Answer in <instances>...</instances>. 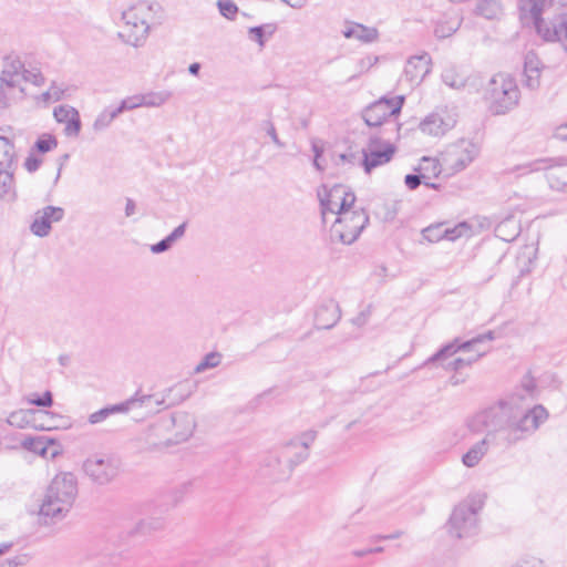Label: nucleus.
I'll use <instances>...</instances> for the list:
<instances>
[{
	"label": "nucleus",
	"mask_w": 567,
	"mask_h": 567,
	"mask_svg": "<svg viewBox=\"0 0 567 567\" xmlns=\"http://www.w3.org/2000/svg\"><path fill=\"white\" fill-rule=\"evenodd\" d=\"M534 383L526 380L511 394L476 413L468 426L478 432L486 429L497 435L501 447H511L533 435L548 419L543 405H533Z\"/></svg>",
	"instance_id": "obj_1"
},
{
	"label": "nucleus",
	"mask_w": 567,
	"mask_h": 567,
	"mask_svg": "<svg viewBox=\"0 0 567 567\" xmlns=\"http://www.w3.org/2000/svg\"><path fill=\"white\" fill-rule=\"evenodd\" d=\"M76 497L75 475L70 472L56 474L45 491L40 506V517L45 524L62 520L73 507Z\"/></svg>",
	"instance_id": "obj_2"
},
{
	"label": "nucleus",
	"mask_w": 567,
	"mask_h": 567,
	"mask_svg": "<svg viewBox=\"0 0 567 567\" xmlns=\"http://www.w3.org/2000/svg\"><path fill=\"white\" fill-rule=\"evenodd\" d=\"M484 506L482 494L468 495L458 503L449 519V533L456 538H467L476 535L480 528L478 514Z\"/></svg>",
	"instance_id": "obj_3"
},
{
	"label": "nucleus",
	"mask_w": 567,
	"mask_h": 567,
	"mask_svg": "<svg viewBox=\"0 0 567 567\" xmlns=\"http://www.w3.org/2000/svg\"><path fill=\"white\" fill-rule=\"evenodd\" d=\"M494 332L487 331L483 334H480L471 340L460 342V339H455L453 342H450L442 347L435 354L430 357L425 362L424 365L434 363L437 361H442L447 357H451L455 354L457 351H474L475 354L470 355L467 358H456L452 361H450L446 365V370H454L458 371L462 370L465 367H470L472 363L476 362L481 357H483L486 351H481L478 349V346L484 343L485 341H492L494 340Z\"/></svg>",
	"instance_id": "obj_4"
},
{
	"label": "nucleus",
	"mask_w": 567,
	"mask_h": 567,
	"mask_svg": "<svg viewBox=\"0 0 567 567\" xmlns=\"http://www.w3.org/2000/svg\"><path fill=\"white\" fill-rule=\"evenodd\" d=\"M153 16V4L146 1H138L126 10L122 11L124 30L120 37L133 47H140L147 38L150 32V20Z\"/></svg>",
	"instance_id": "obj_5"
},
{
	"label": "nucleus",
	"mask_w": 567,
	"mask_h": 567,
	"mask_svg": "<svg viewBox=\"0 0 567 567\" xmlns=\"http://www.w3.org/2000/svg\"><path fill=\"white\" fill-rule=\"evenodd\" d=\"M485 99L493 114H505L518 104L519 90L514 79L508 75L497 74L491 79Z\"/></svg>",
	"instance_id": "obj_6"
},
{
	"label": "nucleus",
	"mask_w": 567,
	"mask_h": 567,
	"mask_svg": "<svg viewBox=\"0 0 567 567\" xmlns=\"http://www.w3.org/2000/svg\"><path fill=\"white\" fill-rule=\"evenodd\" d=\"M0 81L7 87L13 89L18 96H22L24 89L23 83H32L35 86L44 84V78L38 69H25L24 63L17 53H9L2 58V69L0 72Z\"/></svg>",
	"instance_id": "obj_7"
},
{
	"label": "nucleus",
	"mask_w": 567,
	"mask_h": 567,
	"mask_svg": "<svg viewBox=\"0 0 567 567\" xmlns=\"http://www.w3.org/2000/svg\"><path fill=\"white\" fill-rule=\"evenodd\" d=\"M368 223L369 216L363 209L346 212L336 218L330 230L331 239L350 245L359 238Z\"/></svg>",
	"instance_id": "obj_8"
},
{
	"label": "nucleus",
	"mask_w": 567,
	"mask_h": 567,
	"mask_svg": "<svg viewBox=\"0 0 567 567\" xmlns=\"http://www.w3.org/2000/svg\"><path fill=\"white\" fill-rule=\"evenodd\" d=\"M318 436L316 430H307L292 437L282 445L281 457H285V473H291L293 468L308 460L310 446Z\"/></svg>",
	"instance_id": "obj_9"
},
{
	"label": "nucleus",
	"mask_w": 567,
	"mask_h": 567,
	"mask_svg": "<svg viewBox=\"0 0 567 567\" xmlns=\"http://www.w3.org/2000/svg\"><path fill=\"white\" fill-rule=\"evenodd\" d=\"M318 196L323 221H326L328 213L340 217L341 214L351 210L355 203L354 193L344 185H334L330 189L324 187L323 193L319 192Z\"/></svg>",
	"instance_id": "obj_10"
},
{
	"label": "nucleus",
	"mask_w": 567,
	"mask_h": 567,
	"mask_svg": "<svg viewBox=\"0 0 567 567\" xmlns=\"http://www.w3.org/2000/svg\"><path fill=\"white\" fill-rule=\"evenodd\" d=\"M395 151L396 148L391 142L385 141L382 136L371 135L367 146L361 150V166L367 174H370L374 168L389 163Z\"/></svg>",
	"instance_id": "obj_11"
},
{
	"label": "nucleus",
	"mask_w": 567,
	"mask_h": 567,
	"mask_svg": "<svg viewBox=\"0 0 567 567\" xmlns=\"http://www.w3.org/2000/svg\"><path fill=\"white\" fill-rule=\"evenodd\" d=\"M118 468V460L106 454H94L83 463L84 473L99 485L111 483L116 477Z\"/></svg>",
	"instance_id": "obj_12"
},
{
	"label": "nucleus",
	"mask_w": 567,
	"mask_h": 567,
	"mask_svg": "<svg viewBox=\"0 0 567 567\" xmlns=\"http://www.w3.org/2000/svg\"><path fill=\"white\" fill-rule=\"evenodd\" d=\"M404 103V96H395L393 99L382 97L379 101L372 103L363 111V120L370 127L380 126L384 123L392 125L393 128L396 124L390 122L389 118L396 116Z\"/></svg>",
	"instance_id": "obj_13"
},
{
	"label": "nucleus",
	"mask_w": 567,
	"mask_h": 567,
	"mask_svg": "<svg viewBox=\"0 0 567 567\" xmlns=\"http://www.w3.org/2000/svg\"><path fill=\"white\" fill-rule=\"evenodd\" d=\"M480 154V146L470 140H460L446 152L444 161L454 172L465 169Z\"/></svg>",
	"instance_id": "obj_14"
},
{
	"label": "nucleus",
	"mask_w": 567,
	"mask_h": 567,
	"mask_svg": "<svg viewBox=\"0 0 567 567\" xmlns=\"http://www.w3.org/2000/svg\"><path fill=\"white\" fill-rule=\"evenodd\" d=\"M431 56L426 52L410 56L400 78V84L405 83L410 89L417 86L431 72Z\"/></svg>",
	"instance_id": "obj_15"
},
{
	"label": "nucleus",
	"mask_w": 567,
	"mask_h": 567,
	"mask_svg": "<svg viewBox=\"0 0 567 567\" xmlns=\"http://www.w3.org/2000/svg\"><path fill=\"white\" fill-rule=\"evenodd\" d=\"M124 403L125 412L141 410V419L158 413L162 409L171 405L167 403L165 394H143L136 392L134 396Z\"/></svg>",
	"instance_id": "obj_16"
},
{
	"label": "nucleus",
	"mask_w": 567,
	"mask_h": 567,
	"mask_svg": "<svg viewBox=\"0 0 567 567\" xmlns=\"http://www.w3.org/2000/svg\"><path fill=\"white\" fill-rule=\"evenodd\" d=\"M429 166H431L433 176L440 175L441 167H440L439 162L434 158L423 157L419 167L415 168L417 174H408L404 178V183L409 189L414 190L421 184H424L425 186H427L430 188H434V189L439 188L437 184L431 183V175L425 173V171L427 169Z\"/></svg>",
	"instance_id": "obj_17"
},
{
	"label": "nucleus",
	"mask_w": 567,
	"mask_h": 567,
	"mask_svg": "<svg viewBox=\"0 0 567 567\" xmlns=\"http://www.w3.org/2000/svg\"><path fill=\"white\" fill-rule=\"evenodd\" d=\"M64 217L62 207L47 206L37 212L30 229L38 237H45L50 234L52 223H58Z\"/></svg>",
	"instance_id": "obj_18"
},
{
	"label": "nucleus",
	"mask_w": 567,
	"mask_h": 567,
	"mask_svg": "<svg viewBox=\"0 0 567 567\" xmlns=\"http://www.w3.org/2000/svg\"><path fill=\"white\" fill-rule=\"evenodd\" d=\"M492 446H498L499 442L497 441V435L493 432H487L485 436L473 444L470 450L463 455L462 462L466 467L476 466L482 458L487 454L488 450Z\"/></svg>",
	"instance_id": "obj_19"
},
{
	"label": "nucleus",
	"mask_w": 567,
	"mask_h": 567,
	"mask_svg": "<svg viewBox=\"0 0 567 567\" xmlns=\"http://www.w3.org/2000/svg\"><path fill=\"white\" fill-rule=\"evenodd\" d=\"M455 123V118L447 113H433L426 116L420 123V130L424 134H429L432 136H441L444 135L451 128H453Z\"/></svg>",
	"instance_id": "obj_20"
},
{
	"label": "nucleus",
	"mask_w": 567,
	"mask_h": 567,
	"mask_svg": "<svg viewBox=\"0 0 567 567\" xmlns=\"http://www.w3.org/2000/svg\"><path fill=\"white\" fill-rule=\"evenodd\" d=\"M55 120L64 124V134L69 137H76L81 131V118L78 110L69 105H60L54 109Z\"/></svg>",
	"instance_id": "obj_21"
},
{
	"label": "nucleus",
	"mask_w": 567,
	"mask_h": 567,
	"mask_svg": "<svg viewBox=\"0 0 567 567\" xmlns=\"http://www.w3.org/2000/svg\"><path fill=\"white\" fill-rule=\"evenodd\" d=\"M567 166V156H559L553 158H538L527 163L516 165L511 168L508 173H516L517 176H524L534 172L543 169H553L555 167Z\"/></svg>",
	"instance_id": "obj_22"
},
{
	"label": "nucleus",
	"mask_w": 567,
	"mask_h": 567,
	"mask_svg": "<svg viewBox=\"0 0 567 567\" xmlns=\"http://www.w3.org/2000/svg\"><path fill=\"white\" fill-rule=\"evenodd\" d=\"M341 312L334 300L321 303L315 315V324L318 329H331L340 320Z\"/></svg>",
	"instance_id": "obj_23"
},
{
	"label": "nucleus",
	"mask_w": 567,
	"mask_h": 567,
	"mask_svg": "<svg viewBox=\"0 0 567 567\" xmlns=\"http://www.w3.org/2000/svg\"><path fill=\"white\" fill-rule=\"evenodd\" d=\"M282 446L278 450L272 451L266 455L264 458V465L267 467L268 474L275 480H285L290 476L291 473H285L286 461L285 457H281Z\"/></svg>",
	"instance_id": "obj_24"
},
{
	"label": "nucleus",
	"mask_w": 567,
	"mask_h": 567,
	"mask_svg": "<svg viewBox=\"0 0 567 567\" xmlns=\"http://www.w3.org/2000/svg\"><path fill=\"white\" fill-rule=\"evenodd\" d=\"M342 34L347 39L353 38L364 43L374 42L379 37V32L375 28L365 27L360 23H352L342 31Z\"/></svg>",
	"instance_id": "obj_25"
},
{
	"label": "nucleus",
	"mask_w": 567,
	"mask_h": 567,
	"mask_svg": "<svg viewBox=\"0 0 567 567\" xmlns=\"http://www.w3.org/2000/svg\"><path fill=\"white\" fill-rule=\"evenodd\" d=\"M48 415L49 414L42 410H21L10 415L9 423L20 427L32 426L33 421L47 417Z\"/></svg>",
	"instance_id": "obj_26"
},
{
	"label": "nucleus",
	"mask_w": 567,
	"mask_h": 567,
	"mask_svg": "<svg viewBox=\"0 0 567 567\" xmlns=\"http://www.w3.org/2000/svg\"><path fill=\"white\" fill-rule=\"evenodd\" d=\"M475 14L493 20L499 18L503 12L499 0H476Z\"/></svg>",
	"instance_id": "obj_27"
},
{
	"label": "nucleus",
	"mask_w": 567,
	"mask_h": 567,
	"mask_svg": "<svg viewBox=\"0 0 567 567\" xmlns=\"http://www.w3.org/2000/svg\"><path fill=\"white\" fill-rule=\"evenodd\" d=\"M186 223L181 224L178 227H176L168 236H166L161 241L154 244L151 246V251L153 254H162L164 251H167L172 248L174 243L178 239H181L186 230Z\"/></svg>",
	"instance_id": "obj_28"
},
{
	"label": "nucleus",
	"mask_w": 567,
	"mask_h": 567,
	"mask_svg": "<svg viewBox=\"0 0 567 567\" xmlns=\"http://www.w3.org/2000/svg\"><path fill=\"white\" fill-rule=\"evenodd\" d=\"M0 199L4 202L16 199L13 174L8 168L0 169Z\"/></svg>",
	"instance_id": "obj_29"
},
{
	"label": "nucleus",
	"mask_w": 567,
	"mask_h": 567,
	"mask_svg": "<svg viewBox=\"0 0 567 567\" xmlns=\"http://www.w3.org/2000/svg\"><path fill=\"white\" fill-rule=\"evenodd\" d=\"M16 158L13 143L4 136H0V169L10 168Z\"/></svg>",
	"instance_id": "obj_30"
},
{
	"label": "nucleus",
	"mask_w": 567,
	"mask_h": 567,
	"mask_svg": "<svg viewBox=\"0 0 567 567\" xmlns=\"http://www.w3.org/2000/svg\"><path fill=\"white\" fill-rule=\"evenodd\" d=\"M120 115L116 107L104 109L95 118L93 130L101 132L107 128L111 123Z\"/></svg>",
	"instance_id": "obj_31"
},
{
	"label": "nucleus",
	"mask_w": 567,
	"mask_h": 567,
	"mask_svg": "<svg viewBox=\"0 0 567 567\" xmlns=\"http://www.w3.org/2000/svg\"><path fill=\"white\" fill-rule=\"evenodd\" d=\"M533 63V59L529 56H526L525 59V65H524V84L530 89L535 90L539 86V78H540V70L538 66L529 68V64Z\"/></svg>",
	"instance_id": "obj_32"
},
{
	"label": "nucleus",
	"mask_w": 567,
	"mask_h": 567,
	"mask_svg": "<svg viewBox=\"0 0 567 567\" xmlns=\"http://www.w3.org/2000/svg\"><path fill=\"white\" fill-rule=\"evenodd\" d=\"M172 422L174 425H177V424L184 425V431L179 434L178 440L184 441L193 434V431L195 429V421L189 414L177 413V414L173 415Z\"/></svg>",
	"instance_id": "obj_33"
},
{
	"label": "nucleus",
	"mask_w": 567,
	"mask_h": 567,
	"mask_svg": "<svg viewBox=\"0 0 567 567\" xmlns=\"http://www.w3.org/2000/svg\"><path fill=\"white\" fill-rule=\"evenodd\" d=\"M118 412H125V406H124L123 402L120 404L112 405V406L103 408V409L92 413L89 416V422L91 424H97L100 422H103L111 414L118 413Z\"/></svg>",
	"instance_id": "obj_34"
},
{
	"label": "nucleus",
	"mask_w": 567,
	"mask_h": 567,
	"mask_svg": "<svg viewBox=\"0 0 567 567\" xmlns=\"http://www.w3.org/2000/svg\"><path fill=\"white\" fill-rule=\"evenodd\" d=\"M22 446L33 453H37L41 456H47L49 453V446L47 445V442L43 441L41 437H31L27 436L22 441Z\"/></svg>",
	"instance_id": "obj_35"
},
{
	"label": "nucleus",
	"mask_w": 567,
	"mask_h": 567,
	"mask_svg": "<svg viewBox=\"0 0 567 567\" xmlns=\"http://www.w3.org/2000/svg\"><path fill=\"white\" fill-rule=\"evenodd\" d=\"M171 96L168 92H152L147 94H141L142 106L157 107L164 104Z\"/></svg>",
	"instance_id": "obj_36"
},
{
	"label": "nucleus",
	"mask_w": 567,
	"mask_h": 567,
	"mask_svg": "<svg viewBox=\"0 0 567 567\" xmlns=\"http://www.w3.org/2000/svg\"><path fill=\"white\" fill-rule=\"evenodd\" d=\"M423 238L430 243H437L445 239V224L431 225L422 230Z\"/></svg>",
	"instance_id": "obj_37"
},
{
	"label": "nucleus",
	"mask_w": 567,
	"mask_h": 567,
	"mask_svg": "<svg viewBox=\"0 0 567 567\" xmlns=\"http://www.w3.org/2000/svg\"><path fill=\"white\" fill-rule=\"evenodd\" d=\"M45 412L49 415L47 417L37 419L35 421H33L32 427L43 430V431H50V430L59 427L60 417L49 411H45Z\"/></svg>",
	"instance_id": "obj_38"
},
{
	"label": "nucleus",
	"mask_w": 567,
	"mask_h": 567,
	"mask_svg": "<svg viewBox=\"0 0 567 567\" xmlns=\"http://www.w3.org/2000/svg\"><path fill=\"white\" fill-rule=\"evenodd\" d=\"M220 363V354L217 352H210L206 354L203 360L196 365L195 371L197 373L204 372L207 369L216 368Z\"/></svg>",
	"instance_id": "obj_39"
},
{
	"label": "nucleus",
	"mask_w": 567,
	"mask_h": 567,
	"mask_svg": "<svg viewBox=\"0 0 567 567\" xmlns=\"http://www.w3.org/2000/svg\"><path fill=\"white\" fill-rule=\"evenodd\" d=\"M217 7L220 14L229 20H234L238 12V7L231 0H218Z\"/></svg>",
	"instance_id": "obj_40"
},
{
	"label": "nucleus",
	"mask_w": 567,
	"mask_h": 567,
	"mask_svg": "<svg viewBox=\"0 0 567 567\" xmlns=\"http://www.w3.org/2000/svg\"><path fill=\"white\" fill-rule=\"evenodd\" d=\"M58 145V141L53 135H43L38 138L35 142V148L40 153H47L51 150L55 148Z\"/></svg>",
	"instance_id": "obj_41"
},
{
	"label": "nucleus",
	"mask_w": 567,
	"mask_h": 567,
	"mask_svg": "<svg viewBox=\"0 0 567 567\" xmlns=\"http://www.w3.org/2000/svg\"><path fill=\"white\" fill-rule=\"evenodd\" d=\"M446 236L445 239L454 241L457 238L462 237L464 233L470 230V226L466 223H460L455 227H447L445 225Z\"/></svg>",
	"instance_id": "obj_42"
},
{
	"label": "nucleus",
	"mask_w": 567,
	"mask_h": 567,
	"mask_svg": "<svg viewBox=\"0 0 567 567\" xmlns=\"http://www.w3.org/2000/svg\"><path fill=\"white\" fill-rule=\"evenodd\" d=\"M142 106V97L140 95H133L124 99L118 106H116L117 112L121 114L124 111H131Z\"/></svg>",
	"instance_id": "obj_43"
},
{
	"label": "nucleus",
	"mask_w": 567,
	"mask_h": 567,
	"mask_svg": "<svg viewBox=\"0 0 567 567\" xmlns=\"http://www.w3.org/2000/svg\"><path fill=\"white\" fill-rule=\"evenodd\" d=\"M30 403L33 405L43 406V408L51 406L53 403L52 393L50 391H45L43 393V395H41V396L37 395L35 398L30 399Z\"/></svg>",
	"instance_id": "obj_44"
},
{
	"label": "nucleus",
	"mask_w": 567,
	"mask_h": 567,
	"mask_svg": "<svg viewBox=\"0 0 567 567\" xmlns=\"http://www.w3.org/2000/svg\"><path fill=\"white\" fill-rule=\"evenodd\" d=\"M163 527V522L161 519H142L137 528L142 532L152 530V529H159Z\"/></svg>",
	"instance_id": "obj_45"
},
{
	"label": "nucleus",
	"mask_w": 567,
	"mask_h": 567,
	"mask_svg": "<svg viewBox=\"0 0 567 567\" xmlns=\"http://www.w3.org/2000/svg\"><path fill=\"white\" fill-rule=\"evenodd\" d=\"M264 128L266 130V133L268 134V136L271 138V141L278 146V147H284L285 144L279 140L278 137V134H277V131H276V127L274 125L272 122L270 121H266L264 123Z\"/></svg>",
	"instance_id": "obj_46"
},
{
	"label": "nucleus",
	"mask_w": 567,
	"mask_h": 567,
	"mask_svg": "<svg viewBox=\"0 0 567 567\" xmlns=\"http://www.w3.org/2000/svg\"><path fill=\"white\" fill-rule=\"evenodd\" d=\"M248 32L251 40L256 41L260 47L265 45V28L260 25L251 27Z\"/></svg>",
	"instance_id": "obj_47"
},
{
	"label": "nucleus",
	"mask_w": 567,
	"mask_h": 567,
	"mask_svg": "<svg viewBox=\"0 0 567 567\" xmlns=\"http://www.w3.org/2000/svg\"><path fill=\"white\" fill-rule=\"evenodd\" d=\"M547 179L550 188L560 192L567 189V182L560 181V178L556 176L553 172L547 174Z\"/></svg>",
	"instance_id": "obj_48"
},
{
	"label": "nucleus",
	"mask_w": 567,
	"mask_h": 567,
	"mask_svg": "<svg viewBox=\"0 0 567 567\" xmlns=\"http://www.w3.org/2000/svg\"><path fill=\"white\" fill-rule=\"evenodd\" d=\"M361 158H362L361 151L358 152V153L348 152V153L340 154V159L342 162H347V163H349L351 165L361 166Z\"/></svg>",
	"instance_id": "obj_49"
},
{
	"label": "nucleus",
	"mask_w": 567,
	"mask_h": 567,
	"mask_svg": "<svg viewBox=\"0 0 567 567\" xmlns=\"http://www.w3.org/2000/svg\"><path fill=\"white\" fill-rule=\"evenodd\" d=\"M456 30L457 25H450L447 28L444 25H437L434 30V33L439 39H444L452 35Z\"/></svg>",
	"instance_id": "obj_50"
},
{
	"label": "nucleus",
	"mask_w": 567,
	"mask_h": 567,
	"mask_svg": "<svg viewBox=\"0 0 567 567\" xmlns=\"http://www.w3.org/2000/svg\"><path fill=\"white\" fill-rule=\"evenodd\" d=\"M42 163L41 158H38L35 156H29L24 162V167L28 172L33 173L39 169L40 165Z\"/></svg>",
	"instance_id": "obj_51"
},
{
	"label": "nucleus",
	"mask_w": 567,
	"mask_h": 567,
	"mask_svg": "<svg viewBox=\"0 0 567 567\" xmlns=\"http://www.w3.org/2000/svg\"><path fill=\"white\" fill-rule=\"evenodd\" d=\"M27 557L25 555L16 556L12 558L7 559L4 563L0 565V567H18L25 563Z\"/></svg>",
	"instance_id": "obj_52"
},
{
	"label": "nucleus",
	"mask_w": 567,
	"mask_h": 567,
	"mask_svg": "<svg viewBox=\"0 0 567 567\" xmlns=\"http://www.w3.org/2000/svg\"><path fill=\"white\" fill-rule=\"evenodd\" d=\"M514 567H544V564L540 559L532 557L520 560Z\"/></svg>",
	"instance_id": "obj_53"
},
{
	"label": "nucleus",
	"mask_w": 567,
	"mask_h": 567,
	"mask_svg": "<svg viewBox=\"0 0 567 567\" xmlns=\"http://www.w3.org/2000/svg\"><path fill=\"white\" fill-rule=\"evenodd\" d=\"M378 56L368 55L360 60V68L363 70H368L378 62Z\"/></svg>",
	"instance_id": "obj_54"
},
{
	"label": "nucleus",
	"mask_w": 567,
	"mask_h": 567,
	"mask_svg": "<svg viewBox=\"0 0 567 567\" xmlns=\"http://www.w3.org/2000/svg\"><path fill=\"white\" fill-rule=\"evenodd\" d=\"M312 152L315 154L313 158H320L323 153V146L319 140L311 141Z\"/></svg>",
	"instance_id": "obj_55"
},
{
	"label": "nucleus",
	"mask_w": 567,
	"mask_h": 567,
	"mask_svg": "<svg viewBox=\"0 0 567 567\" xmlns=\"http://www.w3.org/2000/svg\"><path fill=\"white\" fill-rule=\"evenodd\" d=\"M555 136L561 141H567V123L561 124L556 128Z\"/></svg>",
	"instance_id": "obj_56"
},
{
	"label": "nucleus",
	"mask_w": 567,
	"mask_h": 567,
	"mask_svg": "<svg viewBox=\"0 0 567 567\" xmlns=\"http://www.w3.org/2000/svg\"><path fill=\"white\" fill-rule=\"evenodd\" d=\"M136 210V204L133 199L126 198V205H125V215L126 217H131L135 214Z\"/></svg>",
	"instance_id": "obj_57"
},
{
	"label": "nucleus",
	"mask_w": 567,
	"mask_h": 567,
	"mask_svg": "<svg viewBox=\"0 0 567 567\" xmlns=\"http://www.w3.org/2000/svg\"><path fill=\"white\" fill-rule=\"evenodd\" d=\"M281 1L295 9H300L306 3V0H281Z\"/></svg>",
	"instance_id": "obj_58"
},
{
	"label": "nucleus",
	"mask_w": 567,
	"mask_h": 567,
	"mask_svg": "<svg viewBox=\"0 0 567 567\" xmlns=\"http://www.w3.org/2000/svg\"><path fill=\"white\" fill-rule=\"evenodd\" d=\"M260 27L265 28V35L267 34L268 37H271L277 30V25L275 23H267Z\"/></svg>",
	"instance_id": "obj_59"
},
{
	"label": "nucleus",
	"mask_w": 567,
	"mask_h": 567,
	"mask_svg": "<svg viewBox=\"0 0 567 567\" xmlns=\"http://www.w3.org/2000/svg\"><path fill=\"white\" fill-rule=\"evenodd\" d=\"M200 71V64L198 62H194L188 66V72L192 75H198Z\"/></svg>",
	"instance_id": "obj_60"
},
{
	"label": "nucleus",
	"mask_w": 567,
	"mask_h": 567,
	"mask_svg": "<svg viewBox=\"0 0 567 567\" xmlns=\"http://www.w3.org/2000/svg\"><path fill=\"white\" fill-rule=\"evenodd\" d=\"M12 546H13V543H11V542L0 544V556L8 553Z\"/></svg>",
	"instance_id": "obj_61"
},
{
	"label": "nucleus",
	"mask_w": 567,
	"mask_h": 567,
	"mask_svg": "<svg viewBox=\"0 0 567 567\" xmlns=\"http://www.w3.org/2000/svg\"><path fill=\"white\" fill-rule=\"evenodd\" d=\"M351 554L354 557H364L367 555H370V553H368V548H365V549H354V550H352Z\"/></svg>",
	"instance_id": "obj_62"
},
{
	"label": "nucleus",
	"mask_w": 567,
	"mask_h": 567,
	"mask_svg": "<svg viewBox=\"0 0 567 567\" xmlns=\"http://www.w3.org/2000/svg\"><path fill=\"white\" fill-rule=\"evenodd\" d=\"M400 537V533H395L392 535H380L377 537L378 540H384V539H395Z\"/></svg>",
	"instance_id": "obj_63"
},
{
	"label": "nucleus",
	"mask_w": 567,
	"mask_h": 567,
	"mask_svg": "<svg viewBox=\"0 0 567 567\" xmlns=\"http://www.w3.org/2000/svg\"><path fill=\"white\" fill-rule=\"evenodd\" d=\"M313 166L319 171V172H322L323 171V166L321 165L320 163V158H313Z\"/></svg>",
	"instance_id": "obj_64"
}]
</instances>
